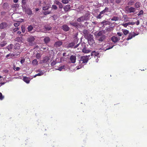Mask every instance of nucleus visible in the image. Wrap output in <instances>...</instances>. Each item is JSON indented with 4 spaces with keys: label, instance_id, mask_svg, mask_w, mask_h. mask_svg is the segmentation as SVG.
I'll return each mask as SVG.
<instances>
[{
    "label": "nucleus",
    "instance_id": "bf43d9fd",
    "mask_svg": "<svg viewBox=\"0 0 147 147\" xmlns=\"http://www.w3.org/2000/svg\"><path fill=\"white\" fill-rule=\"evenodd\" d=\"M124 0H116L115 2L117 3H119L121 2V1H123Z\"/></svg>",
    "mask_w": 147,
    "mask_h": 147
},
{
    "label": "nucleus",
    "instance_id": "aec40b11",
    "mask_svg": "<svg viewBox=\"0 0 147 147\" xmlns=\"http://www.w3.org/2000/svg\"><path fill=\"white\" fill-rule=\"evenodd\" d=\"M30 80V78L27 77L23 78V80L27 84H28L29 83Z\"/></svg>",
    "mask_w": 147,
    "mask_h": 147
},
{
    "label": "nucleus",
    "instance_id": "39448f33",
    "mask_svg": "<svg viewBox=\"0 0 147 147\" xmlns=\"http://www.w3.org/2000/svg\"><path fill=\"white\" fill-rule=\"evenodd\" d=\"M8 26L7 23L5 22H3L0 24V29H2L6 28Z\"/></svg>",
    "mask_w": 147,
    "mask_h": 147
},
{
    "label": "nucleus",
    "instance_id": "393cba45",
    "mask_svg": "<svg viewBox=\"0 0 147 147\" xmlns=\"http://www.w3.org/2000/svg\"><path fill=\"white\" fill-rule=\"evenodd\" d=\"M105 33L104 31L101 30L99 31L97 34V36L98 37H100V36L103 35Z\"/></svg>",
    "mask_w": 147,
    "mask_h": 147
},
{
    "label": "nucleus",
    "instance_id": "20e7f679",
    "mask_svg": "<svg viewBox=\"0 0 147 147\" xmlns=\"http://www.w3.org/2000/svg\"><path fill=\"white\" fill-rule=\"evenodd\" d=\"M26 6H25L24 7H22L23 11H24L25 13L28 15H31L32 13V11L30 9L26 8Z\"/></svg>",
    "mask_w": 147,
    "mask_h": 147
},
{
    "label": "nucleus",
    "instance_id": "bb28decb",
    "mask_svg": "<svg viewBox=\"0 0 147 147\" xmlns=\"http://www.w3.org/2000/svg\"><path fill=\"white\" fill-rule=\"evenodd\" d=\"M141 4L140 2H137L135 4V7L136 8H138L140 7Z\"/></svg>",
    "mask_w": 147,
    "mask_h": 147
},
{
    "label": "nucleus",
    "instance_id": "e2e57ef3",
    "mask_svg": "<svg viewBox=\"0 0 147 147\" xmlns=\"http://www.w3.org/2000/svg\"><path fill=\"white\" fill-rule=\"evenodd\" d=\"M18 23H15L14 24V25L15 27H17L18 26Z\"/></svg>",
    "mask_w": 147,
    "mask_h": 147
},
{
    "label": "nucleus",
    "instance_id": "37998d69",
    "mask_svg": "<svg viewBox=\"0 0 147 147\" xmlns=\"http://www.w3.org/2000/svg\"><path fill=\"white\" fill-rule=\"evenodd\" d=\"M51 13V11H45L43 13L44 15H45L50 14Z\"/></svg>",
    "mask_w": 147,
    "mask_h": 147
},
{
    "label": "nucleus",
    "instance_id": "c03bdc74",
    "mask_svg": "<svg viewBox=\"0 0 147 147\" xmlns=\"http://www.w3.org/2000/svg\"><path fill=\"white\" fill-rule=\"evenodd\" d=\"M8 5V4L7 3H4L3 6V7L4 9L6 8L7 7Z\"/></svg>",
    "mask_w": 147,
    "mask_h": 147
},
{
    "label": "nucleus",
    "instance_id": "338daca9",
    "mask_svg": "<svg viewBox=\"0 0 147 147\" xmlns=\"http://www.w3.org/2000/svg\"><path fill=\"white\" fill-rule=\"evenodd\" d=\"M82 67L81 66H78L77 67V69H80V68H81V67Z\"/></svg>",
    "mask_w": 147,
    "mask_h": 147
},
{
    "label": "nucleus",
    "instance_id": "680f3d73",
    "mask_svg": "<svg viewBox=\"0 0 147 147\" xmlns=\"http://www.w3.org/2000/svg\"><path fill=\"white\" fill-rule=\"evenodd\" d=\"M117 34L118 36H121L122 35V33L120 32H117Z\"/></svg>",
    "mask_w": 147,
    "mask_h": 147
},
{
    "label": "nucleus",
    "instance_id": "864d4df0",
    "mask_svg": "<svg viewBox=\"0 0 147 147\" xmlns=\"http://www.w3.org/2000/svg\"><path fill=\"white\" fill-rule=\"evenodd\" d=\"M18 30V27H16L14 28L13 29V32H16Z\"/></svg>",
    "mask_w": 147,
    "mask_h": 147
},
{
    "label": "nucleus",
    "instance_id": "7ed1b4c3",
    "mask_svg": "<svg viewBox=\"0 0 147 147\" xmlns=\"http://www.w3.org/2000/svg\"><path fill=\"white\" fill-rule=\"evenodd\" d=\"M88 39V43L90 45H92L94 43V41L93 39V37L92 35H89L87 37Z\"/></svg>",
    "mask_w": 147,
    "mask_h": 147
},
{
    "label": "nucleus",
    "instance_id": "3c124183",
    "mask_svg": "<svg viewBox=\"0 0 147 147\" xmlns=\"http://www.w3.org/2000/svg\"><path fill=\"white\" fill-rule=\"evenodd\" d=\"M5 33H2L1 36V38H3L5 36Z\"/></svg>",
    "mask_w": 147,
    "mask_h": 147
},
{
    "label": "nucleus",
    "instance_id": "cd10ccee",
    "mask_svg": "<svg viewBox=\"0 0 147 147\" xmlns=\"http://www.w3.org/2000/svg\"><path fill=\"white\" fill-rule=\"evenodd\" d=\"M32 64L33 65H38V62L36 59H34L32 61Z\"/></svg>",
    "mask_w": 147,
    "mask_h": 147
},
{
    "label": "nucleus",
    "instance_id": "1a4fd4ad",
    "mask_svg": "<svg viewBox=\"0 0 147 147\" xmlns=\"http://www.w3.org/2000/svg\"><path fill=\"white\" fill-rule=\"evenodd\" d=\"M13 11L15 12H16V13H18V5L17 4H15L13 5Z\"/></svg>",
    "mask_w": 147,
    "mask_h": 147
},
{
    "label": "nucleus",
    "instance_id": "4d7b16f0",
    "mask_svg": "<svg viewBox=\"0 0 147 147\" xmlns=\"http://www.w3.org/2000/svg\"><path fill=\"white\" fill-rule=\"evenodd\" d=\"M56 63V62L55 61H53L51 63V65H52V66H53V65H55Z\"/></svg>",
    "mask_w": 147,
    "mask_h": 147
},
{
    "label": "nucleus",
    "instance_id": "774afa93",
    "mask_svg": "<svg viewBox=\"0 0 147 147\" xmlns=\"http://www.w3.org/2000/svg\"><path fill=\"white\" fill-rule=\"evenodd\" d=\"M131 25H133L135 24V23L134 22H131Z\"/></svg>",
    "mask_w": 147,
    "mask_h": 147
},
{
    "label": "nucleus",
    "instance_id": "c756f323",
    "mask_svg": "<svg viewBox=\"0 0 147 147\" xmlns=\"http://www.w3.org/2000/svg\"><path fill=\"white\" fill-rule=\"evenodd\" d=\"M15 54H11L9 53L6 56V58H8V57H9L8 58H11L12 57H13V56H15Z\"/></svg>",
    "mask_w": 147,
    "mask_h": 147
},
{
    "label": "nucleus",
    "instance_id": "f8f14e48",
    "mask_svg": "<svg viewBox=\"0 0 147 147\" xmlns=\"http://www.w3.org/2000/svg\"><path fill=\"white\" fill-rule=\"evenodd\" d=\"M52 28L49 25H45L44 27V29L46 31L51 30Z\"/></svg>",
    "mask_w": 147,
    "mask_h": 147
},
{
    "label": "nucleus",
    "instance_id": "dca6fc26",
    "mask_svg": "<svg viewBox=\"0 0 147 147\" xmlns=\"http://www.w3.org/2000/svg\"><path fill=\"white\" fill-rule=\"evenodd\" d=\"M34 39H35L32 36H30V38H28V40L30 43H31L30 45H33V44H32V43L34 41Z\"/></svg>",
    "mask_w": 147,
    "mask_h": 147
},
{
    "label": "nucleus",
    "instance_id": "2eb2a0df",
    "mask_svg": "<svg viewBox=\"0 0 147 147\" xmlns=\"http://www.w3.org/2000/svg\"><path fill=\"white\" fill-rule=\"evenodd\" d=\"M137 34H135L134 33V34H133L132 33H130L129 34V35L128 37L127 38V40H128L131 39L133 37H134Z\"/></svg>",
    "mask_w": 147,
    "mask_h": 147
},
{
    "label": "nucleus",
    "instance_id": "052dcab7",
    "mask_svg": "<svg viewBox=\"0 0 147 147\" xmlns=\"http://www.w3.org/2000/svg\"><path fill=\"white\" fill-rule=\"evenodd\" d=\"M58 5H59V8H62L63 7L62 4L61 3H60Z\"/></svg>",
    "mask_w": 147,
    "mask_h": 147
},
{
    "label": "nucleus",
    "instance_id": "09e8293b",
    "mask_svg": "<svg viewBox=\"0 0 147 147\" xmlns=\"http://www.w3.org/2000/svg\"><path fill=\"white\" fill-rule=\"evenodd\" d=\"M121 25L122 26H123L125 28H126L127 27V26L128 25H127V23H125V24H124V23L122 24H121Z\"/></svg>",
    "mask_w": 147,
    "mask_h": 147
},
{
    "label": "nucleus",
    "instance_id": "c85d7f7f",
    "mask_svg": "<svg viewBox=\"0 0 147 147\" xmlns=\"http://www.w3.org/2000/svg\"><path fill=\"white\" fill-rule=\"evenodd\" d=\"M69 24L75 27L78 26L77 23L76 22H71L69 23Z\"/></svg>",
    "mask_w": 147,
    "mask_h": 147
},
{
    "label": "nucleus",
    "instance_id": "49530a36",
    "mask_svg": "<svg viewBox=\"0 0 147 147\" xmlns=\"http://www.w3.org/2000/svg\"><path fill=\"white\" fill-rule=\"evenodd\" d=\"M62 2L64 4H67L68 3L69 1L68 0H62Z\"/></svg>",
    "mask_w": 147,
    "mask_h": 147
},
{
    "label": "nucleus",
    "instance_id": "9d476101",
    "mask_svg": "<svg viewBox=\"0 0 147 147\" xmlns=\"http://www.w3.org/2000/svg\"><path fill=\"white\" fill-rule=\"evenodd\" d=\"M112 41L114 42H116L120 40V38H118L115 36H113L111 38Z\"/></svg>",
    "mask_w": 147,
    "mask_h": 147
},
{
    "label": "nucleus",
    "instance_id": "2f4dec72",
    "mask_svg": "<svg viewBox=\"0 0 147 147\" xmlns=\"http://www.w3.org/2000/svg\"><path fill=\"white\" fill-rule=\"evenodd\" d=\"M22 7H24L26 6V0H22Z\"/></svg>",
    "mask_w": 147,
    "mask_h": 147
},
{
    "label": "nucleus",
    "instance_id": "6e6d98bb",
    "mask_svg": "<svg viewBox=\"0 0 147 147\" xmlns=\"http://www.w3.org/2000/svg\"><path fill=\"white\" fill-rule=\"evenodd\" d=\"M13 68L16 71H18V67H17L16 68V67L15 65H13Z\"/></svg>",
    "mask_w": 147,
    "mask_h": 147
},
{
    "label": "nucleus",
    "instance_id": "473e14b6",
    "mask_svg": "<svg viewBox=\"0 0 147 147\" xmlns=\"http://www.w3.org/2000/svg\"><path fill=\"white\" fill-rule=\"evenodd\" d=\"M33 29V27L31 25H30L27 28L29 32L31 31Z\"/></svg>",
    "mask_w": 147,
    "mask_h": 147
},
{
    "label": "nucleus",
    "instance_id": "a878e982",
    "mask_svg": "<svg viewBox=\"0 0 147 147\" xmlns=\"http://www.w3.org/2000/svg\"><path fill=\"white\" fill-rule=\"evenodd\" d=\"M39 71L40 72V73H38V74H36L34 76H33L34 78H35L37 76H42V75H43L44 74V73L43 72H42V71Z\"/></svg>",
    "mask_w": 147,
    "mask_h": 147
},
{
    "label": "nucleus",
    "instance_id": "8fccbe9b",
    "mask_svg": "<svg viewBox=\"0 0 147 147\" xmlns=\"http://www.w3.org/2000/svg\"><path fill=\"white\" fill-rule=\"evenodd\" d=\"M52 8L54 9H57V7L55 5H53L52 6Z\"/></svg>",
    "mask_w": 147,
    "mask_h": 147
},
{
    "label": "nucleus",
    "instance_id": "6ab92c4d",
    "mask_svg": "<svg viewBox=\"0 0 147 147\" xmlns=\"http://www.w3.org/2000/svg\"><path fill=\"white\" fill-rule=\"evenodd\" d=\"M82 52L83 53H89L91 51L89 49H87L85 47L83 48L82 49Z\"/></svg>",
    "mask_w": 147,
    "mask_h": 147
},
{
    "label": "nucleus",
    "instance_id": "5fc2aeb1",
    "mask_svg": "<svg viewBox=\"0 0 147 147\" xmlns=\"http://www.w3.org/2000/svg\"><path fill=\"white\" fill-rule=\"evenodd\" d=\"M25 61V59L24 58H22L20 60V63L22 64L24 63Z\"/></svg>",
    "mask_w": 147,
    "mask_h": 147
},
{
    "label": "nucleus",
    "instance_id": "f704fd0d",
    "mask_svg": "<svg viewBox=\"0 0 147 147\" xmlns=\"http://www.w3.org/2000/svg\"><path fill=\"white\" fill-rule=\"evenodd\" d=\"M123 32L125 35H127L129 33V31L126 29L123 30Z\"/></svg>",
    "mask_w": 147,
    "mask_h": 147
},
{
    "label": "nucleus",
    "instance_id": "f3484780",
    "mask_svg": "<svg viewBox=\"0 0 147 147\" xmlns=\"http://www.w3.org/2000/svg\"><path fill=\"white\" fill-rule=\"evenodd\" d=\"M136 10V9L135 8L132 7H130L128 9V11L130 13H134L135 11Z\"/></svg>",
    "mask_w": 147,
    "mask_h": 147
},
{
    "label": "nucleus",
    "instance_id": "ddd939ff",
    "mask_svg": "<svg viewBox=\"0 0 147 147\" xmlns=\"http://www.w3.org/2000/svg\"><path fill=\"white\" fill-rule=\"evenodd\" d=\"M83 33L84 36L86 38L88 37L89 35H91L89 34V32L86 29H84L83 30Z\"/></svg>",
    "mask_w": 147,
    "mask_h": 147
},
{
    "label": "nucleus",
    "instance_id": "a19ab883",
    "mask_svg": "<svg viewBox=\"0 0 147 147\" xmlns=\"http://www.w3.org/2000/svg\"><path fill=\"white\" fill-rule=\"evenodd\" d=\"M40 54L39 53H37L36 55V57L38 59H40L41 57Z\"/></svg>",
    "mask_w": 147,
    "mask_h": 147
},
{
    "label": "nucleus",
    "instance_id": "4468645a",
    "mask_svg": "<svg viewBox=\"0 0 147 147\" xmlns=\"http://www.w3.org/2000/svg\"><path fill=\"white\" fill-rule=\"evenodd\" d=\"M80 45H81V46H82V44L80 43H78V44L77 45H75L74 47V48H76L78 47L77 49L78 50H78V51H80V50H82V48H81L80 47V46L79 47Z\"/></svg>",
    "mask_w": 147,
    "mask_h": 147
},
{
    "label": "nucleus",
    "instance_id": "b1692460",
    "mask_svg": "<svg viewBox=\"0 0 147 147\" xmlns=\"http://www.w3.org/2000/svg\"><path fill=\"white\" fill-rule=\"evenodd\" d=\"M70 8V5H67L65 7H64V9L65 11H67L69 10Z\"/></svg>",
    "mask_w": 147,
    "mask_h": 147
},
{
    "label": "nucleus",
    "instance_id": "de8ad7c7",
    "mask_svg": "<svg viewBox=\"0 0 147 147\" xmlns=\"http://www.w3.org/2000/svg\"><path fill=\"white\" fill-rule=\"evenodd\" d=\"M4 98V96H3L1 93L0 92V99L2 100Z\"/></svg>",
    "mask_w": 147,
    "mask_h": 147
},
{
    "label": "nucleus",
    "instance_id": "c9c22d12",
    "mask_svg": "<svg viewBox=\"0 0 147 147\" xmlns=\"http://www.w3.org/2000/svg\"><path fill=\"white\" fill-rule=\"evenodd\" d=\"M119 19V18L118 17L116 16H114L111 19V20L116 21L118 20Z\"/></svg>",
    "mask_w": 147,
    "mask_h": 147
},
{
    "label": "nucleus",
    "instance_id": "0eeeda50",
    "mask_svg": "<svg viewBox=\"0 0 147 147\" xmlns=\"http://www.w3.org/2000/svg\"><path fill=\"white\" fill-rule=\"evenodd\" d=\"M76 56L74 55H71L70 58V60L71 62L72 63H74L76 62Z\"/></svg>",
    "mask_w": 147,
    "mask_h": 147
},
{
    "label": "nucleus",
    "instance_id": "6e6552de",
    "mask_svg": "<svg viewBox=\"0 0 147 147\" xmlns=\"http://www.w3.org/2000/svg\"><path fill=\"white\" fill-rule=\"evenodd\" d=\"M62 29L65 31H67L69 30V28L66 24H65L62 26Z\"/></svg>",
    "mask_w": 147,
    "mask_h": 147
},
{
    "label": "nucleus",
    "instance_id": "69168bd1",
    "mask_svg": "<svg viewBox=\"0 0 147 147\" xmlns=\"http://www.w3.org/2000/svg\"><path fill=\"white\" fill-rule=\"evenodd\" d=\"M24 21V20L22 19H19V22H22Z\"/></svg>",
    "mask_w": 147,
    "mask_h": 147
},
{
    "label": "nucleus",
    "instance_id": "e433bc0d",
    "mask_svg": "<svg viewBox=\"0 0 147 147\" xmlns=\"http://www.w3.org/2000/svg\"><path fill=\"white\" fill-rule=\"evenodd\" d=\"M65 67V65H63L59 67L58 68V69H57V70H59V71H61L63 69H64Z\"/></svg>",
    "mask_w": 147,
    "mask_h": 147
},
{
    "label": "nucleus",
    "instance_id": "5701e85b",
    "mask_svg": "<svg viewBox=\"0 0 147 147\" xmlns=\"http://www.w3.org/2000/svg\"><path fill=\"white\" fill-rule=\"evenodd\" d=\"M99 55V53L96 52L95 51H94L92 52L91 53V56H93L94 57H95L96 56H97L98 55Z\"/></svg>",
    "mask_w": 147,
    "mask_h": 147
},
{
    "label": "nucleus",
    "instance_id": "0e129e2a",
    "mask_svg": "<svg viewBox=\"0 0 147 147\" xmlns=\"http://www.w3.org/2000/svg\"><path fill=\"white\" fill-rule=\"evenodd\" d=\"M136 24L137 25H139L140 24V21L139 20H138L136 22Z\"/></svg>",
    "mask_w": 147,
    "mask_h": 147
},
{
    "label": "nucleus",
    "instance_id": "4be33fe9",
    "mask_svg": "<svg viewBox=\"0 0 147 147\" xmlns=\"http://www.w3.org/2000/svg\"><path fill=\"white\" fill-rule=\"evenodd\" d=\"M108 11L109 8L106 7H105V8L104 10L100 12V14H102V15H104L105 13L108 12Z\"/></svg>",
    "mask_w": 147,
    "mask_h": 147
},
{
    "label": "nucleus",
    "instance_id": "412c9836",
    "mask_svg": "<svg viewBox=\"0 0 147 147\" xmlns=\"http://www.w3.org/2000/svg\"><path fill=\"white\" fill-rule=\"evenodd\" d=\"M106 37V36L105 35H103L100 36L98 38V40L99 41L102 42L105 39Z\"/></svg>",
    "mask_w": 147,
    "mask_h": 147
},
{
    "label": "nucleus",
    "instance_id": "4c0bfd02",
    "mask_svg": "<svg viewBox=\"0 0 147 147\" xmlns=\"http://www.w3.org/2000/svg\"><path fill=\"white\" fill-rule=\"evenodd\" d=\"M13 47V45H9L7 47V49L9 51H10L11 49H12Z\"/></svg>",
    "mask_w": 147,
    "mask_h": 147
},
{
    "label": "nucleus",
    "instance_id": "603ef678",
    "mask_svg": "<svg viewBox=\"0 0 147 147\" xmlns=\"http://www.w3.org/2000/svg\"><path fill=\"white\" fill-rule=\"evenodd\" d=\"M6 44V43H3L0 44V47H3Z\"/></svg>",
    "mask_w": 147,
    "mask_h": 147
},
{
    "label": "nucleus",
    "instance_id": "423d86ee",
    "mask_svg": "<svg viewBox=\"0 0 147 147\" xmlns=\"http://www.w3.org/2000/svg\"><path fill=\"white\" fill-rule=\"evenodd\" d=\"M49 59L48 57H45L43 58L42 60L40 61V63H46L49 61Z\"/></svg>",
    "mask_w": 147,
    "mask_h": 147
},
{
    "label": "nucleus",
    "instance_id": "58836bf2",
    "mask_svg": "<svg viewBox=\"0 0 147 147\" xmlns=\"http://www.w3.org/2000/svg\"><path fill=\"white\" fill-rule=\"evenodd\" d=\"M134 1H133L132 0H130L128 3V4L129 5H132L134 4Z\"/></svg>",
    "mask_w": 147,
    "mask_h": 147
},
{
    "label": "nucleus",
    "instance_id": "ea45409f",
    "mask_svg": "<svg viewBox=\"0 0 147 147\" xmlns=\"http://www.w3.org/2000/svg\"><path fill=\"white\" fill-rule=\"evenodd\" d=\"M102 15V14H100V12L99 14L97 16L96 18L98 19H101L103 16V15Z\"/></svg>",
    "mask_w": 147,
    "mask_h": 147
},
{
    "label": "nucleus",
    "instance_id": "7c9ffc66",
    "mask_svg": "<svg viewBox=\"0 0 147 147\" xmlns=\"http://www.w3.org/2000/svg\"><path fill=\"white\" fill-rule=\"evenodd\" d=\"M50 6L49 4H48L46 6L43 7H42V9L44 10H48Z\"/></svg>",
    "mask_w": 147,
    "mask_h": 147
},
{
    "label": "nucleus",
    "instance_id": "f03ea898",
    "mask_svg": "<svg viewBox=\"0 0 147 147\" xmlns=\"http://www.w3.org/2000/svg\"><path fill=\"white\" fill-rule=\"evenodd\" d=\"M89 15L90 14L89 13H86L84 16H81L78 18L77 20L78 22H81L88 20L89 19Z\"/></svg>",
    "mask_w": 147,
    "mask_h": 147
},
{
    "label": "nucleus",
    "instance_id": "79ce46f5",
    "mask_svg": "<svg viewBox=\"0 0 147 147\" xmlns=\"http://www.w3.org/2000/svg\"><path fill=\"white\" fill-rule=\"evenodd\" d=\"M144 11L142 10H141L138 14V16H139L141 15H142L143 14Z\"/></svg>",
    "mask_w": 147,
    "mask_h": 147
},
{
    "label": "nucleus",
    "instance_id": "13d9d810",
    "mask_svg": "<svg viewBox=\"0 0 147 147\" xmlns=\"http://www.w3.org/2000/svg\"><path fill=\"white\" fill-rule=\"evenodd\" d=\"M54 3L56 4V5H58L60 3V2H59V1L57 0H55L54 1Z\"/></svg>",
    "mask_w": 147,
    "mask_h": 147
},
{
    "label": "nucleus",
    "instance_id": "a18cd8bd",
    "mask_svg": "<svg viewBox=\"0 0 147 147\" xmlns=\"http://www.w3.org/2000/svg\"><path fill=\"white\" fill-rule=\"evenodd\" d=\"M21 29L22 32L24 33L25 30V27L24 26H21Z\"/></svg>",
    "mask_w": 147,
    "mask_h": 147
},
{
    "label": "nucleus",
    "instance_id": "a211bd4d",
    "mask_svg": "<svg viewBox=\"0 0 147 147\" xmlns=\"http://www.w3.org/2000/svg\"><path fill=\"white\" fill-rule=\"evenodd\" d=\"M43 40L44 42L45 43L47 44L50 41V39L49 37L46 36L45 37Z\"/></svg>",
    "mask_w": 147,
    "mask_h": 147
},
{
    "label": "nucleus",
    "instance_id": "f257e3e1",
    "mask_svg": "<svg viewBox=\"0 0 147 147\" xmlns=\"http://www.w3.org/2000/svg\"><path fill=\"white\" fill-rule=\"evenodd\" d=\"M90 55L84 56H82L80 57V60L79 61L80 63H81L82 66H83L88 62L89 60V58Z\"/></svg>",
    "mask_w": 147,
    "mask_h": 147
},
{
    "label": "nucleus",
    "instance_id": "9b49d317",
    "mask_svg": "<svg viewBox=\"0 0 147 147\" xmlns=\"http://www.w3.org/2000/svg\"><path fill=\"white\" fill-rule=\"evenodd\" d=\"M62 44V42L61 41H59L56 42L54 45V46L56 47H58L61 46Z\"/></svg>",
    "mask_w": 147,
    "mask_h": 147
},
{
    "label": "nucleus",
    "instance_id": "72a5a7b5",
    "mask_svg": "<svg viewBox=\"0 0 147 147\" xmlns=\"http://www.w3.org/2000/svg\"><path fill=\"white\" fill-rule=\"evenodd\" d=\"M75 45V43L74 42H72L69 43L68 45V47L69 48L72 47Z\"/></svg>",
    "mask_w": 147,
    "mask_h": 147
}]
</instances>
